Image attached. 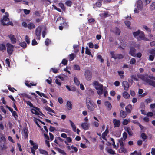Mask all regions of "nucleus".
I'll use <instances>...</instances> for the list:
<instances>
[{
    "label": "nucleus",
    "mask_w": 155,
    "mask_h": 155,
    "mask_svg": "<svg viewBox=\"0 0 155 155\" xmlns=\"http://www.w3.org/2000/svg\"><path fill=\"white\" fill-rule=\"evenodd\" d=\"M93 85L95 86V88L98 90L97 91L98 94L99 95H102L103 92V85L99 84L98 82L97 81H95L93 82Z\"/></svg>",
    "instance_id": "nucleus-1"
},
{
    "label": "nucleus",
    "mask_w": 155,
    "mask_h": 155,
    "mask_svg": "<svg viewBox=\"0 0 155 155\" xmlns=\"http://www.w3.org/2000/svg\"><path fill=\"white\" fill-rule=\"evenodd\" d=\"M86 101L87 107L88 109L91 111H94L95 109L94 103L90 100V98L87 99Z\"/></svg>",
    "instance_id": "nucleus-2"
},
{
    "label": "nucleus",
    "mask_w": 155,
    "mask_h": 155,
    "mask_svg": "<svg viewBox=\"0 0 155 155\" xmlns=\"http://www.w3.org/2000/svg\"><path fill=\"white\" fill-rule=\"evenodd\" d=\"M7 47V52L9 55H11L13 51L14 46L10 43H8L6 44Z\"/></svg>",
    "instance_id": "nucleus-3"
},
{
    "label": "nucleus",
    "mask_w": 155,
    "mask_h": 155,
    "mask_svg": "<svg viewBox=\"0 0 155 155\" xmlns=\"http://www.w3.org/2000/svg\"><path fill=\"white\" fill-rule=\"evenodd\" d=\"M41 28L40 26H38L35 30V35L37 37L36 39L37 40L40 39V36L41 31Z\"/></svg>",
    "instance_id": "nucleus-4"
},
{
    "label": "nucleus",
    "mask_w": 155,
    "mask_h": 155,
    "mask_svg": "<svg viewBox=\"0 0 155 155\" xmlns=\"http://www.w3.org/2000/svg\"><path fill=\"white\" fill-rule=\"evenodd\" d=\"M84 76L87 80H90L92 78V72L89 70H86L85 71Z\"/></svg>",
    "instance_id": "nucleus-5"
},
{
    "label": "nucleus",
    "mask_w": 155,
    "mask_h": 155,
    "mask_svg": "<svg viewBox=\"0 0 155 155\" xmlns=\"http://www.w3.org/2000/svg\"><path fill=\"white\" fill-rule=\"evenodd\" d=\"M147 77L150 79L152 80H155V77L153 76H150L148 75V74H146L144 75H143L141 76V79L147 83V80L149 79V78H147Z\"/></svg>",
    "instance_id": "nucleus-6"
},
{
    "label": "nucleus",
    "mask_w": 155,
    "mask_h": 155,
    "mask_svg": "<svg viewBox=\"0 0 155 155\" xmlns=\"http://www.w3.org/2000/svg\"><path fill=\"white\" fill-rule=\"evenodd\" d=\"M110 31L115 34L116 35H120V29L117 27L112 28L110 30Z\"/></svg>",
    "instance_id": "nucleus-7"
},
{
    "label": "nucleus",
    "mask_w": 155,
    "mask_h": 155,
    "mask_svg": "<svg viewBox=\"0 0 155 155\" xmlns=\"http://www.w3.org/2000/svg\"><path fill=\"white\" fill-rule=\"evenodd\" d=\"M9 20H1V22L3 25H13V23L9 21Z\"/></svg>",
    "instance_id": "nucleus-8"
},
{
    "label": "nucleus",
    "mask_w": 155,
    "mask_h": 155,
    "mask_svg": "<svg viewBox=\"0 0 155 155\" xmlns=\"http://www.w3.org/2000/svg\"><path fill=\"white\" fill-rule=\"evenodd\" d=\"M136 50L134 47L131 46L130 47L129 54L132 56L135 57L136 56Z\"/></svg>",
    "instance_id": "nucleus-9"
},
{
    "label": "nucleus",
    "mask_w": 155,
    "mask_h": 155,
    "mask_svg": "<svg viewBox=\"0 0 155 155\" xmlns=\"http://www.w3.org/2000/svg\"><path fill=\"white\" fill-rule=\"evenodd\" d=\"M23 133V136L25 139H27L28 137V131L27 127H24L22 131Z\"/></svg>",
    "instance_id": "nucleus-10"
},
{
    "label": "nucleus",
    "mask_w": 155,
    "mask_h": 155,
    "mask_svg": "<svg viewBox=\"0 0 155 155\" xmlns=\"http://www.w3.org/2000/svg\"><path fill=\"white\" fill-rule=\"evenodd\" d=\"M137 8L138 10H141L143 8L142 2L140 0L138 1L137 3Z\"/></svg>",
    "instance_id": "nucleus-11"
},
{
    "label": "nucleus",
    "mask_w": 155,
    "mask_h": 155,
    "mask_svg": "<svg viewBox=\"0 0 155 155\" xmlns=\"http://www.w3.org/2000/svg\"><path fill=\"white\" fill-rule=\"evenodd\" d=\"M81 126L83 129L85 130L88 129L90 127L89 124L87 122L82 123L81 124Z\"/></svg>",
    "instance_id": "nucleus-12"
},
{
    "label": "nucleus",
    "mask_w": 155,
    "mask_h": 155,
    "mask_svg": "<svg viewBox=\"0 0 155 155\" xmlns=\"http://www.w3.org/2000/svg\"><path fill=\"white\" fill-rule=\"evenodd\" d=\"M29 142L33 146L32 147H31V148H32L34 150H37L38 149V145L37 144L34 143L31 140H30Z\"/></svg>",
    "instance_id": "nucleus-13"
},
{
    "label": "nucleus",
    "mask_w": 155,
    "mask_h": 155,
    "mask_svg": "<svg viewBox=\"0 0 155 155\" xmlns=\"http://www.w3.org/2000/svg\"><path fill=\"white\" fill-rule=\"evenodd\" d=\"M113 123L114 125V127H119L120 125V121L119 120L116 119H114L113 120Z\"/></svg>",
    "instance_id": "nucleus-14"
},
{
    "label": "nucleus",
    "mask_w": 155,
    "mask_h": 155,
    "mask_svg": "<svg viewBox=\"0 0 155 155\" xmlns=\"http://www.w3.org/2000/svg\"><path fill=\"white\" fill-rule=\"evenodd\" d=\"M122 86L124 88V90H128L129 88V84L128 82L126 81H124L122 82Z\"/></svg>",
    "instance_id": "nucleus-15"
},
{
    "label": "nucleus",
    "mask_w": 155,
    "mask_h": 155,
    "mask_svg": "<svg viewBox=\"0 0 155 155\" xmlns=\"http://www.w3.org/2000/svg\"><path fill=\"white\" fill-rule=\"evenodd\" d=\"M147 83L150 86L154 87H155V81H154L151 80L150 79H147Z\"/></svg>",
    "instance_id": "nucleus-16"
},
{
    "label": "nucleus",
    "mask_w": 155,
    "mask_h": 155,
    "mask_svg": "<svg viewBox=\"0 0 155 155\" xmlns=\"http://www.w3.org/2000/svg\"><path fill=\"white\" fill-rule=\"evenodd\" d=\"M8 36L12 43L14 44L16 43V39L14 35H10Z\"/></svg>",
    "instance_id": "nucleus-17"
},
{
    "label": "nucleus",
    "mask_w": 155,
    "mask_h": 155,
    "mask_svg": "<svg viewBox=\"0 0 155 155\" xmlns=\"http://www.w3.org/2000/svg\"><path fill=\"white\" fill-rule=\"evenodd\" d=\"M104 104L108 110H110L111 109L112 105L110 102L108 101H106L105 102Z\"/></svg>",
    "instance_id": "nucleus-18"
},
{
    "label": "nucleus",
    "mask_w": 155,
    "mask_h": 155,
    "mask_svg": "<svg viewBox=\"0 0 155 155\" xmlns=\"http://www.w3.org/2000/svg\"><path fill=\"white\" fill-rule=\"evenodd\" d=\"M145 38L144 33L143 31H140V33L139 35V38L138 39L143 40H145Z\"/></svg>",
    "instance_id": "nucleus-19"
},
{
    "label": "nucleus",
    "mask_w": 155,
    "mask_h": 155,
    "mask_svg": "<svg viewBox=\"0 0 155 155\" xmlns=\"http://www.w3.org/2000/svg\"><path fill=\"white\" fill-rule=\"evenodd\" d=\"M69 121L73 131L74 132H76V127L74 123L71 120H69Z\"/></svg>",
    "instance_id": "nucleus-20"
},
{
    "label": "nucleus",
    "mask_w": 155,
    "mask_h": 155,
    "mask_svg": "<svg viewBox=\"0 0 155 155\" xmlns=\"http://www.w3.org/2000/svg\"><path fill=\"white\" fill-rule=\"evenodd\" d=\"M99 16L102 17L103 18H104L106 17L110 16V15L108 13L104 12H103L101 13L99 15Z\"/></svg>",
    "instance_id": "nucleus-21"
},
{
    "label": "nucleus",
    "mask_w": 155,
    "mask_h": 155,
    "mask_svg": "<svg viewBox=\"0 0 155 155\" xmlns=\"http://www.w3.org/2000/svg\"><path fill=\"white\" fill-rule=\"evenodd\" d=\"M119 150V152L120 153H123L125 154L127 152L126 149L124 147V146L121 147L120 149Z\"/></svg>",
    "instance_id": "nucleus-22"
},
{
    "label": "nucleus",
    "mask_w": 155,
    "mask_h": 155,
    "mask_svg": "<svg viewBox=\"0 0 155 155\" xmlns=\"http://www.w3.org/2000/svg\"><path fill=\"white\" fill-rule=\"evenodd\" d=\"M109 131L107 128L105 132H104L102 134V138L103 139H105V137L107 136V134L109 133Z\"/></svg>",
    "instance_id": "nucleus-23"
},
{
    "label": "nucleus",
    "mask_w": 155,
    "mask_h": 155,
    "mask_svg": "<svg viewBox=\"0 0 155 155\" xmlns=\"http://www.w3.org/2000/svg\"><path fill=\"white\" fill-rule=\"evenodd\" d=\"M125 130L128 133L129 136H132L133 133L132 131L130 128L129 127H127L125 129Z\"/></svg>",
    "instance_id": "nucleus-24"
},
{
    "label": "nucleus",
    "mask_w": 155,
    "mask_h": 155,
    "mask_svg": "<svg viewBox=\"0 0 155 155\" xmlns=\"http://www.w3.org/2000/svg\"><path fill=\"white\" fill-rule=\"evenodd\" d=\"M127 115L126 112L124 111L121 110L120 111V116L123 118H124L126 117Z\"/></svg>",
    "instance_id": "nucleus-25"
},
{
    "label": "nucleus",
    "mask_w": 155,
    "mask_h": 155,
    "mask_svg": "<svg viewBox=\"0 0 155 155\" xmlns=\"http://www.w3.org/2000/svg\"><path fill=\"white\" fill-rule=\"evenodd\" d=\"M35 92L38 95H39L40 97H42L43 96L44 97L48 99V97L46 95L42 93H40L39 91H36Z\"/></svg>",
    "instance_id": "nucleus-26"
},
{
    "label": "nucleus",
    "mask_w": 155,
    "mask_h": 155,
    "mask_svg": "<svg viewBox=\"0 0 155 155\" xmlns=\"http://www.w3.org/2000/svg\"><path fill=\"white\" fill-rule=\"evenodd\" d=\"M132 105L130 104H129L126 107L125 110L126 112L127 113H130L131 112V110H130V108H132Z\"/></svg>",
    "instance_id": "nucleus-27"
},
{
    "label": "nucleus",
    "mask_w": 155,
    "mask_h": 155,
    "mask_svg": "<svg viewBox=\"0 0 155 155\" xmlns=\"http://www.w3.org/2000/svg\"><path fill=\"white\" fill-rule=\"evenodd\" d=\"M79 46L78 45H74L73 46V48L74 49V52L75 53H78L79 51V49L78 48Z\"/></svg>",
    "instance_id": "nucleus-28"
},
{
    "label": "nucleus",
    "mask_w": 155,
    "mask_h": 155,
    "mask_svg": "<svg viewBox=\"0 0 155 155\" xmlns=\"http://www.w3.org/2000/svg\"><path fill=\"white\" fill-rule=\"evenodd\" d=\"M35 27V25L33 23H30L28 24V28L29 29H31L34 28Z\"/></svg>",
    "instance_id": "nucleus-29"
},
{
    "label": "nucleus",
    "mask_w": 155,
    "mask_h": 155,
    "mask_svg": "<svg viewBox=\"0 0 155 155\" xmlns=\"http://www.w3.org/2000/svg\"><path fill=\"white\" fill-rule=\"evenodd\" d=\"M45 109L47 111H48L50 112H52L54 113H55V112L53 109L50 108L48 106H47L45 107Z\"/></svg>",
    "instance_id": "nucleus-30"
},
{
    "label": "nucleus",
    "mask_w": 155,
    "mask_h": 155,
    "mask_svg": "<svg viewBox=\"0 0 155 155\" xmlns=\"http://www.w3.org/2000/svg\"><path fill=\"white\" fill-rule=\"evenodd\" d=\"M123 97L126 99L129 98L130 97L129 94L127 92H124L123 94Z\"/></svg>",
    "instance_id": "nucleus-31"
},
{
    "label": "nucleus",
    "mask_w": 155,
    "mask_h": 155,
    "mask_svg": "<svg viewBox=\"0 0 155 155\" xmlns=\"http://www.w3.org/2000/svg\"><path fill=\"white\" fill-rule=\"evenodd\" d=\"M6 49V47L4 44L0 43V51H4Z\"/></svg>",
    "instance_id": "nucleus-32"
},
{
    "label": "nucleus",
    "mask_w": 155,
    "mask_h": 155,
    "mask_svg": "<svg viewBox=\"0 0 155 155\" xmlns=\"http://www.w3.org/2000/svg\"><path fill=\"white\" fill-rule=\"evenodd\" d=\"M39 150L40 152V153L41 154H45V155H48V152L46 150L42 149H39Z\"/></svg>",
    "instance_id": "nucleus-33"
},
{
    "label": "nucleus",
    "mask_w": 155,
    "mask_h": 155,
    "mask_svg": "<svg viewBox=\"0 0 155 155\" xmlns=\"http://www.w3.org/2000/svg\"><path fill=\"white\" fill-rule=\"evenodd\" d=\"M107 151L108 153L114 155L115 154V151L113 150L112 149L110 148L108 149Z\"/></svg>",
    "instance_id": "nucleus-34"
},
{
    "label": "nucleus",
    "mask_w": 155,
    "mask_h": 155,
    "mask_svg": "<svg viewBox=\"0 0 155 155\" xmlns=\"http://www.w3.org/2000/svg\"><path fill=\"white\" fill-rule=\"evenodd\" d=\"M130 121V119H124L123 120V125H126L128 124L129 122Z\"/></svg>",
    "instance_id": "nucleus-35"
},
{
    "label": "nucleus",
    "mask_w": 155,
    "mask_h": 155,
    "mask_svg": "<svg viewBox=\"0 0 155 155\" xmlns=\"http://www.w3.org/2000/svg\"><path fill=\"white\" fill-rule=\"evenodd\" d=\"M85 54L89 55H91V54L90 51V49H88L87 47L86 48Z\"/></svg>",
    "instance_id": "nucleus-36"
},
{
    "label": "nucleus",
    "mask_w": 155,
    "mask_h": 155,
    "mask_svg": "<svg viewBox=\"0 0 155 155\" xmlns=\"http://www.w3.org/2000/svg\"><path fill=\"white\" fill-rule=\"evenodd\" d=\"M118 72L119 75L120 77V78H123L124 77V75H123V74L124 73V71H118Z\"/></svg>",
    "instance_id": "nucleus-37"
},
{
    "label": "nucleus",
    "mask_w": 155,
    "mask_h": 155,
    "mask_svg": "<svg viewBox=\"0 0 155 155\" xmlns=\"http://www.w3.org/2000/svg\"><path fill=\"white\" fill-rule=\"evenodd\" d=\"M74 81L75 84L77 86H79L80 84V81L76 77L74 78Z\"/></svg>",
    "instance_id": "nucleus-38"
},
{
    "label": "nucleus",
    "mask_w": 155,
    "mask_h": 155,
    "mask_svg": "<svg viewBox=\"0 0 155 155\" xmlns=\"http://www.w3.org/2000/svg\"><path fill=\"white\" fill-rule=\"evenodd\" d=\"M9 14L7 12H6L5 15L3 16V19H8L9 18Z\"/></svg>",
    "instance_id": "nucleus-39"
},
{
    "label": "nucleus",
    "mask_w": 155,
    "mask_h": 155,
    "mask_svg": "<svg viewBox=\"0 0 155 155\" xmlns=\"http://www.w3.org/2000/svg\"><path fill=\"white\" fill-rule=\"evenodd\" d=\"M57 150L59 153L62 154L63 155H67L66 153L63 150L60 149L59 148H58Z\"/></svg>",
    "instance_id": "nucleus-40"
},
{
    "label": "nucleus",
    "mask_w": 155,
    "mask_h": 155,
    "mask_svg": "<svg viewBox=\"0 0 155 155\" xmlns=\"http://www.w3.org/2000/svg\"><path fill=\"white\" fill-rule=\"evenodd\" d=\"M141 137L142 139H143V140L147 139L148 137L144 133H142L141 135Z\"/></svg>",
    "instance_id": "nucleus-41"
},
{
    "label": "nucleus",
    "mask_w": 155,
    "mask_h": 155,
    "mask_svg": "<svg viewBox=\"0 0 155 155\" xmlns=\"http://www.w3.org/2000/svg\"><path fill=\"white\" fill-rule=\"evenodd\" d=\"M58 5L64 11H65V7L63 3H59Z\"/></svg>",
    "instance_id": "nucleus-42"
},
{
    "label": "nucleus",
    "mask_w": 155,
    "mask_h": 155,
    "mask_svg": "<svg viewBox=\"0 0 155 155\" xmlns=\"http://www.w3.org/2000/svg\"><path fill=\"white\" fill-rule=\"evenodd\" d=\"M67 106L68 108H69L70 109H72V105L70 101H68L67 103Z\"/></svg>",
    "instance_id": "nucleus-43"
},
{
    "label": "nucleus",
    "mask_w": 155,
    "mask_h": 155,
    "mask_svg": "<svg viewBox=\"0 0 155 155\" xmlns=\"http://www.w3.org/2000/svg\"><path fill=\"white\" fill-rule=\"evenodd\" d=\"M24 102H26L28 105L29 106L31 107H34V106L33 104L31 103L30 101H25L24 100Z\"/></svg>",
    "instance_id": "nucleus-44"
},
{
    "label": "nucleus",
    "mask_w": 155,
    "mask_h": 155,
    "mask_svg": "<svg viewBox=\"0 0 155 155\" xmlns=\"http://www.w3.org/2000/svg\"><path fill=\"white\" fill-rule=\"evenodd\" d=\"M124 23L129 29L131 28L130 27V22L129 21L127 20L124 21Z\"/></svg>",
    "instance_id": "nucleus-45"
},
{
    "label": "nucleus",
    "mask_w": 155,
    "mask_h": 155,
    "mask_svg": "<svg viewBox=\"0 0 155 155\" xmlns=\"http://www.w3.org/2000/svg\"><path fill=\"white\" fill-rule=\"evenodd\" d=\"M8 89L11 92H14V90L15 91H17V90L16 89H15L14 88L12 87H11V85H8Z\"/></svg>",
    "instance_id": "nucleus-46"
},
{
    "label": "nucleus",
    "mask_w": 155,
    "mask_h": 155,
    "mask_svg": "<svg viewBox=\"0 0 155 155\" xmlns=\"http://www.w3.org/2000/svg\"><path fill=\"white\" fill-rule=\"evenodd\" d=\"M19 45L21 46L24 48H25L27 46L25 42L24 41L20 43Z\"/></svg>",
    "instance_id": "nucleus-47"
},
{
    "label": "nucleus",
    "mask_w": 155,
    "mask_h": 155,
    "mask_svg": "<svg viewBox=\"0 0 155 155\" xmlns=\"http://www.w3.org/2000/svg\"><path fill=\"white\" fill-rule=\"evenodd\" d=\"M65 4L67 6L71 7L72 4V2L70 0H68L66 2Z\"/></svg>",
    "instance_id": "nucleus-48"
},
{
    "label": "nucleus",
    "mask_w": 155,
    "mask_h": 155,
    "mask_svg": "<svg viewBox=\"0 0 155 155\" xmlns=\"http://www.w3.org/2000/svg\"><path fill=\"white\" fill-rule=\"evenodd\" d=\"M67 62L68 61L66 59H63L61 63L60 64V65H61V64H62L64 65H66L67 64Z\"/></svg>",
    "instance_id": "nucleus-49"
},
{
    "label": "nucleus",
    "mask_w": 155,
    "mask_h": 155,
    "mask_svg": "<svg viewBox=\"0 0 155 155\" xmlns=\"http://www.w3.org/2000/svg\"><path fill=\"white\" fill-rule=\"evenodd\" d=\"M140 30H138L136 32H133V35L134 37H136L137 36L139 35L140 33Z\"/></svg>",
    "instance_id": "nucleus-50"
},
{
    "label": "nucleus",
    "mask_w": 155,
    "mask_h": 155,
    "mask_svg": "<svg viewBox=\"0 0 155 155\" xmlns=\"http://www.w3.org/2000/svg\"><path fill=\"white\" fill-rule=\"evenodd\" d=\"M60 25L63 26L64 28H67L68 25V23L66 22H63L62 23L60 24Z\"/></svg>",
    "instance_id": "nucleus-51"
},
{
    "label": "nucleus",
    "mask_w": 155,
    "mask_h": 155,
    "mask_svg": "<svg viewBox=\"0 0 155 155\" xmlns=\"http://www.w3.org/2000/svg\"><path fill=\"white\" fill-rule=\"evenodd\" d=\"M124 56L121 54H119L116 55V59H122Z\"/></svg>",
    "instance_id": "nucleus-52"
},
{
    "label": "nucleus",
    "mask_w": 155,
    "mask_h": 155,
    "mask_svg": "<svg viewBox=\"0 0 155 155\" xmlns=\"http://www.w3.org/2000/svg\"><path fill=\"white\" fill-rule=\"evenodd\" d=\"M51 41L48 38H47L45 41V45L46 46H48L49 45V44L51 43Z\"/></svg>",
    "instance_id": "nucleus-53"
},
{
    "label": "nucleus",
    "mask_w": 155,
    "mask_h": 155,
    "mask_svg": "<svg viewBox=\"0 0 155 155\" xmlns=\"http://www.w3.org/2000/svg\"><path fill=\"white\" fill-rule=\"evenodd\" d=\"M74 70L79 71L80 70V66L77 64L74 65Z\"/></svg>",
    "instance_id": "nucleus-54"
},
{
    "label": "nucleus",
    "mask_w": 155,
    "mask_h": 155,
    "mask_svg": "<svg viewBox=\"0 0 155 155\" xmlns=\"http://www.w3.org/2000/svg\"><path fill=\"white\" fill-rule=\"evenodd\" d=\"M136 62V60L134 58H132L130 61V64H133L135 63Z\"/></svg>",
    "instance_id": "nucleus-55"
},
{
    "label": "nucleus",
    "mask_w": 155,
    "mask_h": 155,
    "mask_svg": "<svg viewBox=\"0 0 155 155\" xmlns=\"http://www.w3.org/2000/svg\"><path fill=\"white\" fill-rule=\"evenodd\" d=\"M5 62L8 65V67H10V63L9 59L8 58H6L5 60Z\"/></svg>",
    "instance_id": "nucleus-56"
},
{
    "label": "nucleus",
    "mask_w": 155,
    "mask_h": 155,
    "mask_svg": "<svg viewBox=\"0 0 155 155\" xmlns=\"http://www.w3.org/2000/svg\"><path fill=\"white\" fill-rule=\"evenodd\" d=\"M50 70L54 73H58V70L54 68H51Z\"/></svg>",
    "instance_id": "nucleus-57"
},
{
    "label": "nucleus",
    "mask_w": 155,
    "mask_h": 155,
    "mask_svg": "<svg viewBox=\"0 0 155 155\" xmlns=\"http://www.w3.org/2000/svg\"><path fill=\"white\" fill-rule=\"evenodd\" d=\"M150 8L151 10H153L155 8V3H152L150 6Z\"/></svg>",
    "instance_id": "nucleus-58"
},
{
    "label": "nucleus",
    "mask_w": 155,
    "mask_h": 155,
    "mask_svg": "<svg viewBox=\"0 0 155 155\" xmlns=\"http://www.w3.org/2000/svg\"><path fill=\"white\" fill-rule=\"evenodd\" d=\"M127 134L126 132H124L123 134V137L124 140H126L127 138Z\"/></svg>",
    "instance_id": "nucleus-59"
},
{
    "label": "nucleus",
    "mask_w": 155,
    "mask_h": 155,
    "mask_svg": "<svg viewBox=\"0 0 155 155\" xmlns=\"http://www.w3.org/2000/svg\"><path fill=\"white\" fill-rule=\"evenodd\" d=\"M110 54L112 58H114L115 60L116 59V55L114 54V51H111L110 52Z\"/></svg>",
    "instance_id": "nucleus-60"
},
{
    "label": "nucleus",
    "mask_w": 155,
    "mask_h": 155,
    "mask_svg": "<svg viewBox=\"0 0 155 155\" xmlns=\"http://www.w3.org/2000/svg\"><path fill=\"white\" fill-rule=\"evenodd\" d=\"M69 58L71 60H72L74 59L75 57L74 53H72L70 55Z\"/></svg>",
    "instance_id": "nucleus-61"
},
{
    "label": "nucleus",
    "mask_w": 155,
    "mask_h": 155,
    "mask_svg": "<svg viewBox=\"0 0 155 155\" xmlns=\"http://www.w3.org/2000/svg\"><path fill=\"white\" fill-rule=\"evenodd\" d=\"M97 58L98 59L100 60V61H101V62L103 63L104 62V60L102 58V56L101 55H98L97 56Z\"/></svg>",
    "instance_id": "nucleus-62"
},
{
    "label": "nucleus",
    "mask_w": 155,
    "mask_h": 155,
    "mask_svg": "<svg viewBox=\"0 0 155 155\" xmlns=\"http://www.w3.org/2000/svg\"><path fill=\"white\" fill-rule=\"evenodd\" d=\"M143 28L147 31L150 32L151 29L146 25H143Z\"/></svg>",
    "instance_id": "nucleus-63"
},
{
    "label": "nucleus",
    "mask_w": 155,
    "mask_h": 155,
    "mask_svg": "<svg viewBox=\"0 0 155 155\" xmlns=\"http://www.w3.org/2000/svg\"><path fill=\"white\" fill-rule=\"evenodd\" d=\"M150 53L153 54L155 55V48L154 49H152L150 50Z\"/></svg>",
    "instance_id": "nucleus-64"
}]
</instances>
